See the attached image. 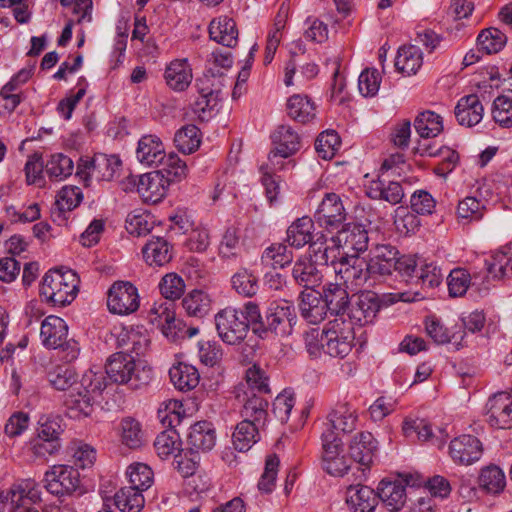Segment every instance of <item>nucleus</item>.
Segmentation results:
<instances>
[{
  "label": "nucleus",
  "instance_id": "nucleus-1",
  "mask_svg": "<svg viewBox=\"0 0 512 512\" xmlns=\"http://www.w3.org/2000/svg\"><path fill=\"white\" fill-rule=\"evenodd\" d=\"M355 334L351 322L344 317L329 320L319 332L312 329L305 333V347L313 358L322 354L331 358L343 359L354 346Z\"/></svg>",
  "mask_w": 512,
  "mask_h": 512
},
{
  "label": "nucleus",
  "instance_id": "nucleus-2",
  "mask_svg": "<svg viewBox=\"0 0 512 512\" xmlns=\"http://www.w3.org/2000/svg\"><path fill=\"white\" fill-rule=\"evenodd\" d=\"M262 316L257 304L248 302L243 309L226 307L215 315L220 339L228 345H239L247 337L250 326L260 324Z\"/></svg>",
  "mask_w": 512,
  "mask_h": 512
},
{
  "label": "nucleus",
  "instance_id": "nucleus-3",
  "mask_svg": "<svg viewBox=\"0 0 512 512\" xmlns=\"http://www.w3.org/2000/svg\"><path fill=\"white\" fill-rule=\"evenodd\" d=\"M106 370L89 369L76 386L66 395L64 404L67 415L73 419L88 417L93 412L95 399L108 385Z\"/></svg>",
  "mask_w": 512,
  "mask_h": 512
},
{
  "label": "nucleus",
  "instance_id": "nucleus-4",
  "mask_svg": "<svg viewBox=\"0 0 512 512\" xmlns=\"http://www.w3.org/2000/svg\"><path fill=\"white\" fill-rule=\"evenodd\" d=\"M105 369L111 381L127 385L131 389L145 388L153 378L151 367L125 352L111 355L107 360Z\"/></svg>",
  "mask_w": 512,
  "mask_h": 512
},
{
  "label": "nucleus",
  "instance_id": "nucleus-5",
  "mask_svg": "<svg viewBox=\"0 0 512 512\" xmlns=\"http://www.w3.org/2000/svg\"><path fill=\"white\" fill-rule=\"evenodd\" d=\"M79 278L70 269L49 270L43 277L40 294L55 306L70 304L78 292Z\"/></svg>",
  "mask_w": 512,
  "mask_h": 512
},
{
  "label": "nucleus",
  "instance_id": "nucleus-6",
  "mask_svg": "<svg viewBox=\"0 0 512 512\" xmlns=\"http://www.w3.org/2000/svg\"><path fill=\"white\" fill-rule=\"evenodd\" d=\"M321 441L323 469L330 475L343 476L350 467L351 458L341 454V439L336 432L328 428L322 432Z\"/></svg>",
  "mask_w": 512,
  "mask_h": 512
},
{
  "label": "nucleus",
  "instance_id": "nucleus-7",
  "mask_svg": "<svg viewBox=\"0 0 512 512\" xmlns=\"http://www.w3.org/2000/svg\"><path fill=\"white\" fill-rule=\"evenodd\" d=\"M137 288L128 281H116L107 293V307L117 315H129L139 308Z\"/></svg>",
  "mask_w": 512,
  "mask_h": 512
},
{
  "label": "nucleus",
  "instance_id": "nucleus-8",
  "mask_svg": "<svg viewBox=\"0 0 512 512\" xmlns=\"http://www.w3.org/2000/svg\"><path fill=\"white\" fill-rule=\"evenodd\" d=\"M40 494V490L33 480H22L13 484L6 491L0 492V505L3 510L14 512L18 507L32 505L40 501Z\"/></svg>",
  "mask_w": 512,
  "mask_h": 512
},
{
  "label": "nucleus",
  "instance_id": "nucleus-9",
  "mask_svg": "<svg viewBox=\"0 0 512 512\" xmlns=\"http://www.w3.org/2000/svg\"><path fill=\"white\" fill-rule=\"evenodd\" d=\"M268 329L276 335L288 336L297 322L294 305L287 300L272 302L266 313Z\"/></svg>",
  "mask_w": 512,
  "mask_h": 512
},
{
  "label": "nucleus",
  "instance_id": "nucleus-10",
  "mask_svg": "<svg viewBox=\"0 0 512 512\" xmlns=\"http://www.w3.org/2000/svg\"><path fill=\"white\" fill-rule=\"evenodd\" d=\"M485 421L493 428L509 429L512 427V396L499 392L491 396L485 405Z\"/></svg>",
  "mask_w": 512,
  "mask_h": 512
},
{
  "label": "nucleus",
  "instance_id": "nucleus-11",
  "mask_svg": "<svg viewBox=\"0 0 512 512\" xmlns=\"http://www.w3.org/2000/svg\"><path fill=\"white\" fill-rule=\"evenodd\" d=\"M334 273L354 287L363 286L371 279L367 261L357 255L340 256L334 266Z\"/></svg>",
  "mask_w": 512,
  "mask_h": 512
},
{
  "label": "nucleus",
  "instance_id": "nucleus-12",
  "mask_svg": "<svg viewBox=\"0 0 512 512\" xmlns=\"http://www.w3.org/2000/svg\"><path fill=\"white\" fill-rule=\"evenodd\" d=\"M80 475L77 469L67 466H53L45 474V488L53 495L63 496L74 492L80 483Z\"/></svg>",
  "mask_w": 512,
  "mask_h": 512
},
{
  "label": "nucleus",
  "instance_id": "nucleus-13",
  "mask_svg": "<svg viewBox=\"0 0 512 512\" xmlns=\"http://www.w3.org/2000/svg\"><path fill=\"white\" fill-rule=\"evenodd\" d=\"M407 486L418 485L412 475H405L403 479L388 481L382 480L378 486V499L392 512L401 510L407 500Z\"/></svg>",
  "mask_w": 512,
  "mask_h": 512
},
{
  "label": "nucleus",
  "instance_id": "nucleus-14",
  "mask_svg": "<svg viewBox=\"0 0 512 512\" xmlns=\"http://www.w3.org/2000/svg\"><path fill=\"white\" fill-rule=\"evenodd\" d=\"M274 150L269 153L268 160L276 168L278 157L288 158L300 149V137L290 126H279L272 135Z\"/></svg>",
  "mask_w": 512,
  "mask_h": 512
},
{
  "label": "nucleus",
  "instance_id": "nucleus-15",
  "mask_svg": "<svg viewBox=\"0 0 512 512\" xmlns=\"http://www.w3.org/2000/svg\"><path fill=\"white\" fill-rule=\"evenodd\" d=\"M483 453L481 442L472 435L454 438L449 445V454L458 465H471L480 460Z\"/></svg>",
  "mask_w": 512,
  "mask_h": 512
},
{
  "label": "nucleus",
  "instance_id": "nucleus-16",
  "mask_svg": "<svg viewBox=\"0 0 512 512\" xmlns=\"http://www.w3.org/2000/svg\"><path fill=\"white\" fill-rule=\"evenodd\" d=\"M380 298L372 291L359 293L349 311V322L360 326L372 323L380 310Z\"/></svg>",
  "mask_w": 512,
  "mask_h": 512
},
{
  "label": "nucleus",
  "instance_id": "nucleus-17",
  "mask_svg": "<svg viewBox=\"0 0 512 512\" xmlns=\"http://www.w3.org/2000/svg\"><path fill=\"white\" fill-rule=\"evenodd\" d=\"M320 226L327 229L338 228L346 219L343 203L336 193H327L315 213Z\"/></svg>",
  "mask_w": 512,
  "mask_h": 512
},
{
  "label": "nucleus",
  "instance_id": "nucleus-18",
  "mask_svg": "<svg viewBox=\"0 0 512 512\" xmlns=\"http://www.w3.org/2000/svg\"><path fill=\"white\" fill-rule=\"evenodd\" d=\"M169 179L161 171H152L139 176L138 194L144 202L156 204L167 194Z\"/></svg>",
  "mask_w": 512,
  "mask_h": 512
},
{
  "label": "nucleus",
  "instance_id": "nucleus-19",
  "mask_svg": "<svg viewBox=\"0 0 512 512\" xmlns=\"http://www.w3.org/2000/svg\"><path fill=\"white\" fill-rule=\"evenodd\" d=\"M377 451L378 441L374 438L372 433L368 431L357 433L350 442V458L363 466V472L368 470L373 464Z\"/></svg>",
  "mask_w": 512,
  "mask_h": 512
},
{
  "label": "nucleus",
  "instance_id": "nucleus-20",
  "mask_svg": "<svg viewBox=\"0 0 512 512\" xmlns=\"http://www.w3.org/2000/svg\"><path fill=\"white\" fill-rule=\"evenodd\" d=\"M149 344L147 331L142 326L124 327L117 336V345L127 354L141 356L145 354Z\"/></svg>",
  "mask_w": 512,
  "mask_h": 512
},
{
  "label": "nucleus",
  "instance_id": "nucleus-21",
  "mask_svg": "<svg viewBox=\"0 0 512 512\" xmlns=\"http://www.w3.org/2000/svg\"><path fill=\"white\" fill-rule=\"evenodd\" d=\"M68 337V325L55 315L47 316L41 323L40 339L44 347L57 349Z\"/></svg>",
  "mask_w": 512,
  "mask_h": 512
},
{
  "label": "nucleus",
  "instance_id": "nucleus-22",
  "mask_svg": "<svg viewBox=\"0 0 512 512\" xmlns=\"http://www.w3.org/2000/svg\"><path fill=\"white\" fill-rule=\"evenodd\" d=\"M299 310L301 316L310 324L320 323L329 312L321 293L314 289L305 290L301 293Z\"/></svg>",
  "mask_w": 512,
  "mask_h": 512
},
{
  "label": "nucleus",
  "instance_id": "nucleus-23",
  "mask_svg": "<svg viewBox=\"0 0 512 512\" xmlns=\"http://www.w3.org/2000/svg\"><path fill=\"white\" fill-rule=\"evenodd\" d=\"M149 322L161 329L162 333L168 338H175L176 318L174 305L171 302L154 303L148 313Z\"/></svg>",
  "mask_w": 512,
  "mask_h": 512
},
{
  "label": "nucleus",
  "instance_id": "nucleus-24",
  "mask_svg": "<svg viewBox=\"0 0 512 512\" xmlns=\"http://www.w3.org/2000/svg\"><path fill=\"white\" fill-rule=\"evenodd\" d=\"M346 503L351 512H374L378 496L368 486L351 485L346 491Z\"/></svg>",
  "mask_w": 512,
  "mask_h": 512
},
{
  "label": "nucleus",
  "instance_id": "nucleus-25",
  "mask_svg": "<svg viewBox=\"0 0 512 512\" xmlns=\"http://www.w3.org/2000/svg\"><path fill=\"white\" fill-rule=\"evenodd\" d=\"M454 113L460 125L473 127L482 120L484 107L477 95L470 94L459 99Z\"/></svg>",
  "mask_w": 512,
  "mask_h": 512
},
{
  "label": "nucleus",
  "instance_id": "nucleus-26",
  "mask_svg": "<svg viewBox=\"0 0 512 512\" xmlns=\"http://www.w3.org/2000/svg\"><path fill=\"white\" fill-rule=\"evenodd\" d=\"M165 148L161 139L156 135H144L138 141L136 157L147 166L159 165L165 159Z\"/></svg>",
  "mask_w": 512,
  "mask_h": 512
},
{
  "label": "nucleus",
  "instance_id": "nucleus-27",
  "mask_svg": "<svg viewBox=\"0 0 512 512\" xmlns=\"http://www.w3.org/2000/svg\"><path fill=\"white\" fill-rule=\"evenodd\" d=\"M167 85L174 91L186 90L192 82V68L186 58L171 61L164 73Z\"/></svg>",
  "mask_w": 512,
  "mask_h": 512
},
{
  "label": "nucleus",
  "instance_id": "nucleus-28",
  "mask_svg": "<svg viewBox=\"0 0 512 512\" xmlns=\"http://www.w3.org/2000/svg\"><path fill=\"white\" fill-rule=\"evenodd\" d=\"M328 422L325 424L327 430L330 428L332 431L339 430L345 433L352 432L356 428L358 420V413L349 403H339L329 413L327 417Z\"/></svg>",
  "mask_w": 512,
  "mask_h": 512
},
{
  "label": "nucleus",
  "instance_id": "nucleus-29",
  "mask_svg": "<svg viewBox=\"0 0 512 512\" xmlns=\"http://www.w3.org/2000/svg\"><path fill=\"white\" fill-rule=\"evenodd\" d=\"M190 449L196 452L209 451L216 444V432L213 424L208 421H199L190 427L188 437Z\"/></svg>",
  "mask_w": 512,
  "mask_h": 512
},
{
  "label": "nucleus",
  "instance_id": "nucleus-30",
  "mask_svg": "<svg viewBox=\"0 0 512 512\" xmlns=\"http://www.w3.org/2000/svg\"><path fill=\"white\" fill-rule=\"evenodd\" d=\"M144 261L149 266H163L173 257L171 244L163 237H153L142 248Z\"/></svg>",
  "mask_w": 512,
  "mask_h": 512
},
{
  "label": "nucleus",
  "instance_id": "nucleus-31",
  "mask_svg": "<svg viewBox=\"0 0 512 512\" xmlns=\"http://www.w3.org/2000/svg\"><path fill=\"white\" fill-rule=\"evenodd\" d=\"M292 276L295 282L306 288L313 289L321 282L322 273L317 268V263L313 262L310 257H300L294 264Z\"/></svg>",
  "mask_w": 512,
  "mask_h": 512
},
{
  "label": "nucleus",
  "instance_id": "nucleus-32",
  "mask_svg": "<svg viewBox=\"0 0 512 512\" xmlns=\"http://www.w3.org/2000/svg\"><path fill=\"white\" fill-rule=\"evenodd\" d=\"M209 35L212 40L226 47H233L238 41L236 24L227 16H221L211 21Z\"/></svg>",
  "mask_w": 512,
  "mask_h": 512
},
{
  "label": "nucleus",
  "instance_id": "nucleus-33",
  "mask_svg": "<svg viewBox=\"0 0 512 512\" xmlns=\"http://www.w3.org/2000/svg\"><path fill=\"white\" fill-rule=\"evenodd\" d=\"M322 298L327 305L329 313L336 317H344L343 313L349 304V295L346 288L337 283H328L323 288Z\"/></svg>",
  "mask_w": 512,
  "mask_h": 512
},
{
  "label": "nucleus",
  "instance_id": "nucleus-34",
  "mask_svg": "<svg viewBox=\"0 0 512 512\" xmlns=\"http://www.w3.org/2000/svg\"><path fill=\"white\" fill-rule=\"evenodd\" d=\"M169 376L174 387L180 391H190L200 381L197 368L184 362L174 364L169 370Z\"/></svg>",
  "mask_w": 512,
  "mask_h": 512
},
{
  "label": "nucleus",
  "instance_id": "nucleus-35",
  "mask_svg": "<svg viewBox=\"0 0 512 512\" xmlns=\"http://www.w3.org/2000/svg\"><path fill=\"white\" fill-rule=\"evenodd\" d=\"M314 222L305 216L296 219L287 229L286 241L297 249L309 244L315 237Z\"/></svg>",
  "mask_w": 512,
  "mask_h": 512
},
{
  "label": "nucleus",
  "instance_id": "nucleus-36",
  "mask_svg": "<svg viewBox=\"0 0 512 512\" xmlns=\"http://www.w3.org/2000/svg\"><path fill=\"white\" fill-rule=\"evenodd\" d=\"M367 195L371 199L384 200L390 204L401 202L404 192L399 182L377 179L371 182L367 189Z\"/></svg>",
  "mask_w": 512,
  "mask_h": 512
},
{
  "label": "nucleus",
  "instance_id": "nucleus-37",
  "mask_svg": "<svg viewBox=\"0 0 512 512\" xmlns=\"http://www.w3.org/2000/svg\"><path fill=\"white\" fill-rule=\"evenodd\" d=\"M422 63V52L417 45L403 46L398 50L395 67L402 74L408 76L416 74Z\"/></svg>",
  "mask_w": 512,
  "mask_h": 512
},
{
  "label": "nucleus",
  "instance_id": "nucleus-38",
  "mask_svg": "<svg viewBox=\"0 0 512 512\" xmlns=\"http://www.w3.org/2000/svg\"><path fill=\"white\" fill-rule=\"evenodd\" d=\"M487 269L493 278L502 279L512 276V244L495 251L487 261Z\"/></svg>",
  "mask_w": 512,
  "mask_h": 512
},
{
  "label": "nucleus",
  "instance_id": "nucleus-39",
  "mask_svg": "<svg viewBox=\"0 0 512 512\" xmlns=\"http://www.w3.org/2000/svg\"><path fill=\"white\" fill-rule=\"evenodd\" d=\"M121 167V160L116 155L96 154L92 158V174L98 181L113 180Z\"/></svg>",
  "mask_w": 512,
  "mask_h": 512
},
{
  "label": "nucleus",
  "instance_id": "nucleus-40",
  "mask_svg": "<svg viewBox=\"0 0 512 512\" xmlns=\"http://www.w3.org/2000/svg\"><path fill=\"white\" fill-rule=\"evenodd\" d=\"M337 242L344 244L347 250L354 251L356 254L364 252L368 248V233L360 225H352L338 233Z\"/></svg>",
  "mask_w": 512,
  "mask_h": 512
},
{
  "label": "nucleus",
  "instance_id": "nucleus-41",
  "mask_svg": "<svg viewBox=\"0 0 512 512\" xmlns=\"http://www.w3.org/2000/svg\"><path fill=\"white\" fill-rule=\"evenodd\" d=\"M315 105L306 95L295 94L287 101L288 115L300 123H307L315 118Z\"/></svg>",
  "mask_w": 512,
  "mask_h": 512
},
{
  "label": "nucleus",
  "instance_id": "nucleus-42",
  "mask_svg": "<svg viewBox=\"0 0 512 512\" xmlns=\"http://www.w3.org/2000/svg\"><path fill=\"white\" fill-rule=\"evenodd\" d=\"M258 440V425L251 421H241L232 435L233 446L240 452L248 451Z\"/></svg>",
  "mask_w": 512,
  "mask_h": 512
},
{
  "label": "nucleus",
  "instance_id": "nucleus-43",
  "mask_svg": "<svg viewBox=\"0 0 512 512\" xmlns=\"http://www.w3.org/2000/svg\"><path fill=\"white\" fill-rule=\"evenodd\" d=\"M414 128L420 137L433 138L442 132L443 119L433 111H423L415 118Z\"/></svg>",
  "mask_w": 512,
  "mask_h": 512
},
{
  "label": "nucleus",
  "instance_id": "nucleus-44",
  "mask_svg": "<svg viewBox=\"0 0 512 512\" xmlns=\"http://www.w3.org/2000/svg\"><path fill=\"white\" fill-rule=\"evenodd\" d=\"M114 504L121 512H140L145 499L142 492L131 487H123L114 495Z\"/></svg>",
  "mask_w": 512,
  "mask_h": 512
},
{
  "label": "nucleus",
  "instance_id": "nucleus-45",
  "mask_svg": "<svg viewBox=\"0 0 512 512\" xmlns=\"http://www.w3.org/2000/svg\"><path fill=\"white\" fill-rule=\"evenodd\" d=\"M268 401L260 395L247 394V398L241 409V416L244 421H251L255 424L264 423L267 417Z\"/></svg>",
  "mask_w": 512,
  "mask_h": 512
},
{
  "label": "nucleus",
  "instance_id": "nucleus-46",
  "mask_svg": "<svg viewBox=\"0 0 512 512\" xmlns=\"http://www.w3.org/2000/svg\"><path fill=\"white\" fill-rule=\"evenodd\" d=\"M74 170V163L70 157L63 153H56L50 156L45 164V172L51 180L63 181Z\"/></svg>",
  "mask_w": 512,
  "mask_h": 512
},
{
  "label": "nucleus",
  "instance_id": "nucleus-47",
  "mask_svg": "<svg viewBox=\"0 0 512 512\" xmlns=\"http://www.w3.org/2000/svg\"><path fill=\"white\" fill-rule=\"evenodd\" d=\"M479 485L487 493L499 494L506 485L505 474L498 466H487L481 470Z\"/></svg>",
  "mask_w": 512,
  "mask_h": 512
},
{
  "label": "nucleus",
  "instance_id": "nucleus-48",
  "mask_svg": "<svg viewBox=\"0 0 512 512\" xmlns=\"http://www.w3.org/2000/svg\"><path fill=\"white\" fill-rule=\"evenodd\" d=\"M182 306L188 315L202 318L210 311L211 300L204 291L193 290L183 298Z\"/></svg>",
  "mask_w": 512,
  "mask_h": 512
},
{
  "label": "nucleus",
  "instance_id": "nucleus-49",
  "mask_svg": "<svg viewBox=\"0 0 512 512\" xmlns=\"http://www.w3.org/2000/svg\"><path fill=\"white\" fill-rule=\"evenodd\" d=\"M126 476L129 479L131 488L143 492L151 487L154 481V474L151 468L144 463H133L128 466Z\"/></svg>",
  "mask_w": 512,
  "mask_h": 512
},
{
  "label": "nucleus",
  "instance_id": "nucleus-50",
  "mask_svg": "<svg viewBox=\"0 0 512 512\" xmlns=\"http://www.w3.org/2000/svg\"><path fill=\"white\" fill-rule=\"evenodd\" d=\"M121 442L132 449L140 447L143 443L141 424L131 417H126L119 424Z\"/></svg>",
  "mask_w": 512,
  "mask_h": 512
},
{
  "label": "nucleus",
  "instance_id": "nucleus-51",
  "mask_svg": "<svg viewBox=\"0 0 512 512\" xmlns=\"http://www.w3.org/2000/svg\"><path fill=\"white\" fill-rule=\"evenodd\" d=\"M49 383L57 390L70 391L78 384L77 375L69 366L58 365L48 372Z\"/></svg>",
  "mask_w": 512,
  "mask_h": 512
},
{
  "label": "nucleus",
  "instance_id": "nucleus-52",
  "mask_svg": "<svg viewBox=\"0 0 512 512\" xmlns=\"http://www.w3.org/2000/svg\"><path fill=\"white\" fill-rule=\"evenodd\" d=\"M200 131L195 125H186L179 129L175 136L174 142L179 151L184 154L194 152L200 145Z\"/></svg>",
  "mask_w": 512,
  "mask_h": 512
},
{
  "label": "nucleus",
  "instance_id": "nucleus-53",
  "mask_svg": "<svg viewBox=\"0 0 512 512\" xmlns=\"http://www.w3.org/2000/svg\"><path fill=\"white\" fill-rule=\"evenodd\" d=\"M232 288L244 297H252L258 291V279L245 268L238 270L231 277Z\"/></svg>",
  "mask_w": 512,
  "mask_h": 512
},
{
  "label": "nucleus",
  "instance_id": "nucleus-54",
  "mask_svg": "<svg viewBox=\"0 0 512 512\" xmlns=\"http://www.w3.org/2000/svg\"><path fill=\"white\" fill-rule=\"evenodd\" d=\"M506 35L495 27L481 31L477 37L479 48L488 54L499 52L506 44Z\"/></svg>",
  "mask_w": 512,
  "mask_h": 512
},
{
  "label": "nucleus",
  "instance_id": "nucleus-55",
  "mask_svg": "<svg viewBox=\"0 0 512 512\" xmlns=\"http://www.w3.org/2000/svg\"><path fill=\"white\" fill-rule=\"evenodd\" d=\"M293 260V253L285 244L276 243L266 248L262 254V262L274 268H283Z\"/></svg>",
  "mask_w": 512,
  "mask_h": 512
},
{
  "label": "nucleus",
  "instance_id": "nucleus-56",
  "mask_svg": "<svg viewBox=\"0 0 512 512\" xmlns=\"http://www.w3.org/2000/svg\"><path fill=\"white\" fill-rule=\"evenodd\" d=\"M394 225L398 233L406 236L419 228L420 221L413 210L410 211L407 207L399 206L395 210Z\"/></svg>",
  "mask_w": 512,
  "mask_h": 512
},
{
  "label": "nucleus",
  "instance_id": "nucleus-57",
  "mask_svg": "<svg viewBox=\"0 0 512 512\" xmlns=\"http://www.w3.org/2000/svg\"><path fill=\"white\" fill-rule=\"evenodd\" d=\"M83 200L82 190L77 186H64L56 196L55 206L59 212L75 209Z\"/></svg>",
  "mask_w": 512,
  "mask_h": 512
},
{
  "label": "nucleus",
  "instance_id": "nucleus-58",
  "mask_svg": "<svg viewBox=\"0 0 512 512\" xmlns=\"http://www.w3.org/2000/svg\"><path fill=\"white\" fill-rule=\"evenodd\" d=\"M161 172L171 181H180L187 176L188 168L182 159L176 154H165V159L159 163Z\"/></svg>",
  "mask_w": 512,
  "mask_h": 512
},
{
  "label": "nucleus",
  "instance_id": "nucleus-59",
  "mask_svg": "<svg viewBox=\"0 0 512 512\" xmlns=\"http://www.w3.org/2000/svg\"><path fill=\"white\" fill-rule=\"evenodd\" d=\"M492 117L501 127H512V98L500 95L493 101Z\"/></svg>",
  "mask_w": 512,
  "mask_h": 512
},
{
  "label": "nucleus",
  "instance_id": "nucleus-60",
  "mask_svg": "<svg viewBox=\"0 0 512 512\" xmlns=\"http://www.w3.org/2000/svg\"><path fill=\"white\" fill-rule=\"evenodd\" d=\"M339 147L340 138L333 130L322 132L315 142V149L318 155L325 160L331 159Z\"/></svg>",
  "mask_w": 512,
  "mask_h": 512
},
{
  "label": "nucleus",
  "instance_id": "nucleus-61",
  "mask_svg": "<svg viewBox=\"0 0 512 512\" xmlns=\"http://www.w3.org/2000/svg\"><path fill=\"white\" fill-rule=\"evenodd\" d=\"M485 204L475 197H466L457 206V215L460 219L479 221L484 216Z\"/></svg>",
  "mask_w": 512,
  "mask_h": 512
},
{
  "label": "nucleus",
  "instance_id": "nucleus-62",
  "mask_svg": "<svg viewBox=\"0 0 512 512\" xmlns=\"http://www.w3.org/2000/svg\"><path fill=\"white\" fill-rule=\"evenodd\" d=\"M152 219L147 213H129L125 221L127 232L136 237L144 236L152 230Z\"/></svg>",
  "mask_w": 512,
  "mask_h": 512
},
{
  "label": "nucleus",
  "instance_id": "nucleus-63",
  "mask_svg": "<svg viewBox=\"0 0 512 512\" xmlns=\"http://www.w3.org/2000/svg\"><path fill=\"white\" fill-rule=\"evenodd\" d=\"M241 247L239 230L235 227L227 228L219 245L220 255L223 258L236 257L240 253Z\"/></svg>",
  "mask_w": 512,
  "mask_h": 512
},
{
  "label": "nucleus",
  "instance_id": "nucleus-64",
  "mask_svg": "<svg viewBox=\"0 0 512 512\" xmlns=\"http://www.w3.org/2000/svg\"><path fill=\"white\" fill-rule=\"evenodd\" d=\"M161 294L169 300L178 299L182 296L185 284L183 279L176 273L166 274L159 283Z\"/></svg>",
  "mask_w": 512,
  "mask_h": 512
}]
</instances>
